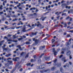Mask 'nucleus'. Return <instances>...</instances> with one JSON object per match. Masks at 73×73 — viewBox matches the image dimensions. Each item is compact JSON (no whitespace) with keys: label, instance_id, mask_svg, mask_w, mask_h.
<instances>
[{"label":"nucleus","instance_id":"1","mask_svg":"<svg viewBox=\"0 0 73 73\" xmlns=\"http://www.w3.org/2000/svg\"><path fill=\"white\" fill-rule=\"evenodd\" d=\"M37 24H36V23H35V25L33 24L32 25V27H36V25H37V27H41V28H44V26H41V25L40 23V22H37Z\"/></svg>","mask_w":73,"mask_h":73},{"label":"nucleus","instance_id":"2","mask_svg":"<svg viewBox=\"0 0 73 73\" xmlns=\"http://www.w3.org/2000/svg\"><path fill=\"white\" fill-rule=\"evenodd\" d=\"M5 38L7 39V41H10V42H17V40H12L11 39H8V38H7V37L5 36L4 37V38H3V39H5Z\"/></svg>","mask_w":73,"mask_h":73},{"label":"nucleus","instance_id":"3","mask_svg":"<svg viewBox=\"0 0 73 73\" xmlns=\"http://www.w3.org/2000/svg\"><path fill=\"white\" fill-rule=\"evenodd\" d=\"M33 41H35V43H34L33 44V46H34L35 45H37V43H38V40L37 39H36L35 38H33Z\"/></svg>","mask_w":73,"mask_h":73},{"label":"nucleus","instance_id":"4","mask_svg":"<svg viewBox=\"0 0 73 73\" xmlns=\"http://www.w3.org/2000/svg\"><path fill=\"white\" fill-rule=\"evenodd\" d=\"M71 40H72V39H70V40H69V41L68 42H66V46H69V45H70V44L71 43Z\"/></svg>","mask_w":73,"mask_h":73},{"label":"nucleus","instance_id":"5","mask_svg":"<svg viewBox=\"0 0 73 73\" xmlns=\"http://www.w3.org/2000/svg\"><path fill=\"white\" fill-rule=\"evenodd\" d=\"M5 46H6V45L5 44H4L3 46L2 47L3 49V51H4V50H5L7 51L8 50V49L7 48H4Z\"/></svg>","mask_w":73,"mask_h":73},{"label":"nucleus","instance_id":"6","mask_svg":"<svg viewBox=\"0 0 73 73\" xmlns=\"http://www.w3.org/2000/svg\"><path fill=\"white\" fill-rule=\"evenodd\" d=\"M37 32L35 33H32L30 35V37H33V36L34 35H36L37 34Z\"/></svg>","mask_w":73,"mask_h":73},{"label":"nucleus","instance_id":"7","mask_svg":"<svg viewBox=\"0 0 73 73\" xmlns=\"http://www.w3.org/2000/svg\"><path fill=\"white\" fill-rule=\"evenodd\" d=\"M19 57H17L16 58H13V61H16L17 60H19Z\"/></svg>","mask_w":73,"mask_h":73},{"label":"nucleus","instance_id":"8","mask_svg":"<svg viewBox=\"0 0 73 73\" xmlns=\"http://www.w3.org/2000/svg\"><path fill=\"white\" fill-rule=\"evenodd\" d=\"M70 53H71V52L70 51H69L67 52L66 53V54L67 56H69L70 54Z\"/></svg>","mask_w":73,"mask_h":73},{"label":"nucleus","instance_id":"9","mask_svg":"<svg viewBox=\"0 0 73 73\" xmlns=\"http://www.w3.org/2000/svg\"><path fill=\"white\" fill-rule=\"evenodd\" d=\"M25 26L24 25V27H23V30L22 31L23 32H25L27 31L26 30H25Z\"/></svg>","mask_w":73,"mask_h":73},{"label":"nucleus","instance_id":"10","mask_svg":"<svg viewBox=\"0 0 73 73\" xmlns=\"http://www.w3.org/2000/svg\"><path fill=\"white\" fill-rule=\"evenodd\" d=\"M53 52H54V56L56 55V53H57V52L56 51H55V48H53Z\"/></svg>","mask_w":73,"mask_h":73},{"label":"nucleus","instance_id":"11","mask_svg":"<svg viewBox=\"0 0 73 73\" xmlns=\"http://www.w3.org/2000/svg\"><path fill=\"white\" fill-rule=\"evenodd\" d=\"M62 24H64V27H66V23H64V22H61Z\"/></svg>","mask_w":73,"mask_h":73},{"label":"nucleus","instance_id":"12","mask_svg":"<svg viewBox=\"0 0 73 73\" xmlns=\"http://www.w3.org/2000/svg\"><path fill=\"white\" fill-rule=\"evenodd\" d=\"M44 48H45V46H42L40 47V48L39 49L40 50H42V49H44Z\"/></svg>","mask_w":73,"mask_h":73},{"label":"nucleus","instance_id":"13","mask_svg":"<svg viewBox=\"0 0 73 73\" xmlns=\"http://www.w3.org/2000/svg\"><path fill=\"white\" fill-rule=\"evenodd\" d=\"M52 43L53 44H54L56 42H55V40L54 39H52Z\"/></svg>","mask_w":73,"mask_h":73},{"label":"nucleus","instance_id":"14","mask_svg":"<svg viewBox=\"0 0 73 73\" xmlns=\"http://www.w3.org/2000/svg\"><path fill=\"white\" fill-rule=\"evenodd\" d=\"M62 61H64V62H66V60H65V57H64L62 59Z\"/></svg>","mask_w":73,"mask_h":73},{"label":"nucleus","instance_id":"15","mask_svg":"<svg viewBox=\"0 0 73 73\" xmlns=\"http://www.w3.org/2000/svg\"><path fill=\"white\" fill-rule=\"evenodd\" d=\"M8 62H9V64H10V65H12V61L9 60L8 61Z\"/></svg>","mask_w":73,"mask_h":73},{"label":"nucleus","instance_id":"16","mask_svg":"<svg viewBox=\"0 0 73 73\" xmlns=\"http://www.w3.org/2000/svg\"><path fill=\"white\" fill-rule=\"evenodd\" d=\"M17 48H19V49H20V50H21L22 49H21V47L20 46V45H18L17 46Z\"/></svg>","mask_w":73,"mask_h":73},{"label":"nucleus","instance_id":"17","mask_svg":"<svg viewBox=\"0 0 73 73\" xmlns=\"http://www.w3.org/2000/svg\"><path fill=\"white\" fill-rule=\"evenodd\" d=\"M21 38H20L18 39V41H20L22 40H23V37L21 36H20Z\"/></svg>","mask_w":73,"mask_h":73},{"label":"nucleus","instance_id":"18","mask_svg":"<svg viewBox=\"0 0 73 73\" xmlns=\"http://www.w3.org/2000/svg\"><path fill=\"white\" fill-rule=\"evenodd\" d=\"M43 67L44 68V67L43 66V65L42 66H40L39 67L38 69H42V68H43Z\"/></svg>","mask_w":73,"mask_h":73},{"label":"nucleus","instance_id":"19","mask_svg":"<svg viewBox=\"0 0 73 73\" xmlns=\"http://www.w3.org/2000/svg\"><path fill=\"white\" fill-rule=\"evenodd\" d=\"M57 61V59H55L54 61V65H56L55 64L56 63V62Z\"/></svg>","mask_w":73,"mask_h":73},{"label":"nucleus","instance_id":"20","mask_svg":"<svg viewBox=\"0 0 73 73\" xmlns=\"http://www.w3.org/2000/svg\"><path fill=\"white\" fill-rule=\"evenodd\" d=\"M64 50H65V49L64 48H62V54H64V52L63 51H64Z\"/></svg>","mask_w":73,"mask_h":73},{"label":"nucleus","instance_id":"21","mask_svg":"<svg viewBox=\"0 0 73 73\" xmlns=\"http://www.w3.org/2000/svg\"><path fill=\"white\" fill-rule=\"evenodd\" d=\"M73 1H71L70 2H69L67 1V5H69V4H71Z\"/></svg>","mask_w":73,"mask_h":73},{"label":"nucleus","instance_id":"22","mask_svg":"<svg viewBox=\"0 0 73 73\" xmlns=\"http://www.w3.org/2000/svg\"><path fill=\"white\" fill-rule=\"evenodd\" d=\"M11 55V54H9L8 55L7 54L5 55V57H9Z\"/></svg>","mask_w":73,"mask_h":73},{"label":"nucleus","instance_id":"23","mask_svg":"<svg viewBox=\"0 0 73 73\" xmlns=\"http://www.w3.org/2000/svg\"><path fill=\"white\" fill-rule=\"evenodd\" d=\"M21 24V25H23V23L21 22H20L19 23H18L17 24V25H19Z\"/></svg>","mask_w":73,"mask_h":73},{"label":"nucleus","instance_id":"24","mask_svg":"<svg viewBox=\"0 0 73 73\" xmlns=\"http://www.w3.org/2000/svg\"><path fill=\"white\" fill-rule=\"evenodd\" d=\"M16 34H15V35H13V37L14 38H16V37H18V36L16 37Z\"/></svg>","mask_w":73,"mask_h":73},{"label":"nucleus","instance_id":"25","mask_svg":"<svg viewBox=\"0 0 73 73\" xmlns=\"http://www.w3.org/2000/svg\"><path fill=\"white\" fill-rule=\"evenodd\" d=\"M4 40H3L2 41H1L0 42V46H1L2 45V44L1 43H3V42H4Z\"/></svg>","mask_w":73,"mask_h":73},{"label":"nucleus","instance_id":"26","mask_svg":"<svg viewBox=\"0 0 73 73\" xmlns=\"http://www.w3.org/2000/svg\"><path fill=\"white\" fill-rule=\"evenodd\" d=\"M23 27V26H21L18 27H16V29H19V28H22Z\"/></svg>","mask_w":73,"mask_h":73},{"label":"nucleus","instance_id":"27","mask_svg":"<svg viewBox=\"0 0 73 73\" xmlns=\"http://www.w3.org/2000/svg\"><path fill=\"white\" fill-rule=\"evenodd\" d=\"M35 9H36V8L35 7H33L30 9V10H35Z\"/></svg>","mask_w":73,"mask_h":73},{"label":"nucleus","instance_id":"28","mask_svg":"<svg viewBox=\"0 0 73 73\" xmlns=\"http://www.w3.org/2000/svg\"><path fill=\"white\" fill-rule=\"evenodd\" d=\"M60 71L61 72H62V73H63V72H64V71L63 70V69H62V68H60Z\"/></svg>","mask_w":73,"mask_h":73},{"label":"nucleus","instance_id":"29","mask_svg":"<svg viewBox=\"0 0 73 73\" xmlns=\"http://www.w3.org/2000/svg\"><path fill=\"white\" fill-rule=\"evenodd\" d=\"M36 61V60H33V59H32L31 60V62H34V61Z\"/></svg>","mask_w":73,"mask_h":73},{"label":"nucleus","instance_id":"30","mask_svg":"<svg viewBox=\"0 0 73 73\" xmlns=\"http://www.w3.org/2000/svg\"><path fill=\"white\" fill-rule=\"evenodd\" d=\"M66 8H68V9H70V6L68 7V6H66Z\"/></svg>","mask_w":73,"mask_h":73},{"label":"nucleus","instance_id":"31","mask_svg":"<svg viewBox=\"0 0 73 73\" xmlns=\"http://www.w3.org/2000/svg\"><path fill=\"white\" fill-rule=\"evenodd\" d=\"M30 43L29 42H26V44L28 45V44H30Z\"/></svg>","mask_w":73,"mask_h":73},{"label":"nucleus","instance_id":"32","mask_svg":"<svg viewBox=\"0 0 73 73\" xmlns=\"http://www.w3.org/2000/svg\"><path fill=\"white\" fill-rule=\"evenodd\" d=\"M45 18L44 17H42L41 18V19H42V21H44V19H45Z\"/></svg>","mask_w":73,"mask_h":73},{"label":"nucleus","instance_id":"33","mask_svg":"<svg viewBox=\"0 0 73 73\" xmlns=\"http://www.w3.org/2000/svg\"><path fill=\"white\" fill-rule=\"evenodd\" d=\"M55 69V68L54 67H53L52 68L51 70H54Z\"/></svg>","mask_w":73,"mask_h":73},{"label":"nucleus","instance_id":"34","mask_svg":"<svg viewBox=\"0 0 73 73\" xmlns=\"http://www.w3.org/2000/svg\"><path fill=\"white\" fill-rule=\"evenodd\" d=\"M14 46V44H12V45H11H11H9V48H11V47H12V46Z\"/></svg>","mask_w":73,"mask_h":73},{"label":"nucleus","instance_id":"35","mask_svg":"<svg viewBox=\"0 0 73 73\" xmlns=\"http://www.w3.org/2000/svg\"><path fill=\"white\" fill-rule=\"evenodd\" d=\"M0 9H3V5H1Z\"/></svg>","mask_w":73,"mask_h":73},{"label":"nucleus","instance_id":"36","mask_svg":"<svg viewBox=\"0 0 73 73\" xmlns=\"http://www.w3.org/2000/svg\"><path fill=\"white\" fill-rule=\"evenodd\" d=\"M69 58L70 60H71V59H72V56L71 55L69 56Z\"/></svg>","mask_w":73,"mask_h":73},{"label":"nucleus","instance_id":"37","mask_svg":"<svg viewBox=\"0 0 73 73\" xmlns=\"http://www.w3.org/2000/svg\"><path fill=\"white\" fill-rule=\"evenodd\" d=\"M16 23H13V24H12V25H15V26H17V25H16Z\"/></svg>","mask_w":73,"mask_h":73},{"label":"nucleus","instance_id":"38","mask_svg":"<svg viewBox=\"0 0 73 73\" xmlns=\"http://www.w3.org/2000/svg\"><path fill=\"white\" fill-rule=\"evenodd\" d=\"M27 66H29V65H31V63L27 64Z\"/></svg>","mask_w":73,"mask_h":73},{"label":"nucleus","instance_id":"39","mask_svg":"<svg viewBox=\"0 0 73 73\" xmlns=\"http://www.w3.org/2000/svg\"><path fill=\"white\" fill-rule=\"evenodd\" d=\"M8 64V63H7V64H5V66H9V65Z\"/></svg>","mask_w":73,"mask_h":73},{"label":"nucleus","instance_id":"40","mask_svg":"<svg viewBox=\"0 0 73 73\" xmlns=\"http://www.w3.org/2000/svg\"><path fill=\"white\" fill-rule=\"evenodd\" d=\"M44 53H43L42 54V55L39 57V58H41V57L42 56H43V55H44Z\"/></svg>","mask_w":73,"mask_h":73},{"label":"nucleus","instance_id":"41","mask_svg":"<svg viewBox=\"0 0 73 73\" xmlns=\"http://www.w3.org/2000/svg\"><path fill=\"white\" fill-rule=\"evenodd\" d=\"M58 1H59V0H57L56 1H53V3H56V2H58Z\"/></svg>","mask_w":73,"mask_h":73},{"label":"nucleus","instance_id":"42","mask_svg":"<svg viewBox=\"0 0 73 73\" xmlns=\"http://www.w3.org/2000/svg\"><path fill=\"white\" fill-rule=\"evenodd\" d=\"M4 58V57H3L2 58H0V60H3V59Z\"/></svg>","mask_w":73,"mask_h":73},{"label":"nucleus","instance_id":"43","mask_svg":"<svg viewBox=\"0 0 73 73\" xmlns=\"http://www.w3.org/2000/svg\"><path fill=\"white\" fill-rule=\"evenodd\" d=\"M71 11H72V10H70L69 11H68V13H70V12H71Z\"/></svg>","mask_w":73,"mask_h":73},{"label":"nucleus","instance_id":"44","mask_svg":"<svg viewBox=\"0 0 73 73\" xmlns=\"http://www.w3.org/2000/svg\"><path fill=\"white\" fill-rule=\"evenodd\" d=\"M17 20V19H13V21H16V20Z\"/></svg>","mask_w":73,"mask_h":73},{"label":"nucleus","instance_id":"45","mask_svg":"<svg viewBox=\"0 0 73 73\" xmlns=\"http://www.w3.org/2000/svg\"><path fill=\"white\" fill-rule=\"evenodd\" d=\"M21 5V4L19 3V5H18L17 6V7H20V6Z\"/></svg>","mask_w":73,"mask_h":73},{"label":"nucleus","instance_id":"46","mask_svg":"<svg viewBox=\"0 0 73 73\" xmlns=\"http://www.w3.org/2000/svg\"><path fill=\"white\" fill-rule=\"evenodd\" d=\"M70 35H69V34L67 36V37H70Z\"/></svg>","mask_w":73,"mask_h":73},{"label":"nucleus","instance_id":"47","mask_svg":"<svg viewBox=\"0 0 73 73\" xmlns=\"http://www.w3.org/2000/svg\"><path fill=\"white\" fill-rule=\"evenodd\" d=\"M66 66H67L68 67H69V65L68 64H66Z\"/></svg>","mask_w":73,"mask_h":73},{"label":"nucleus","instance_id":"48","mask_svg":"<svg viewBox=\"0 0 73 73\" xmlns=\"http://www.w3.org/2000/svg\"><path fill=\"white\" fill-rule=\"evenodd\" d=\"M56 15H59V14L58 13V12H56L55 13Z\"/></svg>","mask_w":73,"mask_h":73},{"label":"nucleus","instance_id":"49","mask_svg":"<svg viewBox=\"0 0 73 73\" xmlns=\"http://www.w3.org/2000/svg\"><path fill=\"white\" fill-rule=\"evenodd\" d=\"M67 11H68V10H64L63 12H67Z\"/></svg>","mask_w":73,"mask_h":73},{"label":"nucleus","instance_id":"50","mask_svg":"<svg viewBox=\"0 0 73 73\" xmlns=\"http://www.w3.org/2000/svg\"><path fill=\"white\" fill-rule=\"evenodd\" d=\"M13 17H17V16L15 15L13 16Z\"/></svg>","mask_w":73,"mask_h":73},{"label":"nucleus","instance_id":"51","mask_svg":"<svg viewBox=\"0 0 73 73\" xmlns=\"http://www.w3.org/2000/svg\"><path fill=\"white\" fill-rule=\"evenodd\" d=\"M63 15H64V16H66V13H64V14H63L62 15V16H63Z\"/></svg>","mask_w":73,"mask_h":73},{"label":"nucleus","instance_id":"52","mask_svg":"<svg viewBox=\"0 0 73 73\" xmlns=\"http://www.w3.org/2000/svg\"><path fill=\"white\" fill-rule=\"evenodd\" d=\"M11 60V58H10L7 59V60Z\"/></svg>","mask_w":73,"mask_h":73},{"label":"nucleus","instance_id":"53","mask_svg":"<svg viewBox=\"0 0 73 73\" xmlns=\"http://www.w3.org/2000/svg\"><path fill=\"white\" fill-rule=\"evenodd\" d=\"M27 27H30V28L31 27L30 26V25H27Z\"/></svg>","mask_w":73,"mask_h":73},{"label":"nucleus","instance_id":"54","mask_svg":"<svg viewBox=\"0 0 73 73\" xmlns=\"http://www.w3.org/2000/svg\"><path fill=\"white\" fill-rule=\"evenodd\" d=\"M12 67H10L8 69H12Z\"/></svg>","mask_w":73,"mask_h":73},{"label":"nucleus","instance_id":"55","mask_svg":"<svg viewBox=\"0 0 73 73\" xmlns=\"http://www.w3.org/2000/svg\"><path fill=\"white\" fill-rule=\"evenodd\" d=\"M6 17H8L9 18H10V17H11L9 15L6 16Z\"/></svg>","mask_w":73,"mask_h":73},{"label":"nucleus","instance_id":"56","mask_svg":"<svg viewBox=\"0 0 73 73\" xmlns=\"http://www.w3.org/2000/svg\"><path fill=\"white\" fill-rule=\"evenodd\" d=\"M3 12H0V15H1V14H3Z\"/></svg>","mask_w":73,"mask_h":73},{"label":"nucleus","instance_id":"57","mask_svg":"<svg viewBox=\"0 0 73 73\" xmlns=\"http://www.w3.org/2000/svg\"><path fill=\"white\" fill-rule=\"evenodd\" d=\"M12 36L11 35H8V37H11Z\"/></svg>","mask_w":73,"mask_h":73},{"label":"nucleus","instance_id":"58","mask_svg":"<svg viewBox=\"0 0 73 73\" xmlns=\"http://www.w3.org/2000/svg\"><path fill=\"white\" fill-rule=\"evenodd\" d=\"M62 57V55H61L60 56L59 58H61V57Z\"/></svg>","mask_w":73,"mask_h":73},{"label":"nucleus","instance_id":"59","mask_svg":"<svg viewBox=\"0 0 73 73\" xmlns=\"http://www.w3.org/2000/svg\"><path fill=\"white\" fill-rule=\"evenodd\" d=\"M28 57V55L27 54L26 55V57H25V58H27V57Z\"/></svg>","mask_w":73,"mask_h":73},{"label":"nucleus","instance_id":"60","mask_svg":"<svg viewBox=\"0 0 73 73\" xmlns=\"http://www.w3.org/2000/svg\"><path fill=\"white\" fill-rule=\"evenodd\" d=\"M60 65H61V64H59L58 65H57V67H59V66H60Z\"/></svg>","mask_w":73,"mask_h":73},{"label":"nucleus","instance_id":"61","mask_svg":"<svg viewBox=\"0 0 73 73\" xmlns=\"http://www.w3.org/2000/svg\"><path fill=\"white\" fill-rule=\"evenodd\" d=\"M23 38H26V36L25 35H23Z\"/></svg>","mask_w":73,"mask_h":73},{"label":"nucleus","instance_id":"62","mask_svg":"<svg viewBox=\"0 0 73 73\" xmlns=\"http://www.w3.org/2000/svg\"><path fill=\"white\" fill-rule=\"evenodd\" d=\"M23 70V68H21L20 70H19V71L20 72H21Z\"/></svg>","mask_w":73,"mask_h":73},{"label":"nucleus","instance_id":"63","mask_svg":"<svg viewBox=\"0 0 73 73\" xmlns=\"http://www.w3.org/2000/svg\"><path fill=\"white\" fill-rule=\"evenodd\" d=\"M69 16L67 18H66V19L68 20V19H69Z\"/></svg>","mask_w":73,"mask_h":73},{"label":"nucleus","instance_id":"64","mask_svg":"<svg viewBox=\"0 0 73 73\" xmlns=\"http://www.w3.org/2000/svg\"><path fill=\"white\" fill-rule=\"evenodd\" d=\"M69 64L70 65H71L72 64V63L71 62H69Z\"/></svg>","mask_w":73,"mask_h":73}]
</instances>
